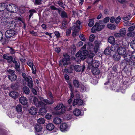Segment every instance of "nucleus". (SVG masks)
<instances>
[{"label":"nucleus","instance_id":"b1692460","mask_svg":"<svg viewBox=\"0 0 135 135\" xmlns=\"http://www.w3.org/2000/svg\"><path fill=\"white\" fill-rule=\"evenodd\" d=\"M53 122L56 124H59L61 122V119L59 118H55L53 120Z\"/></svg>","mask_w":135,"mask_h":135},{"label":"nucleus","instance_id":"393cba45","mask_svg":"<svg viewBox=\"0 0 135 135\" xmlns=\"http://www.w3.org/2000/svg\"><path fill=\"white\" fill-rule=\"evenodd\" d=\"M108 41L110 44H113L114 43L115 40L113 36H110L108 39Z\"/></svg>","mask_w":135,"mask_h":135},{"label":"nucleus","instance_id":"13d9d810","mask_svg":"<svg viewBox=\"0 0 135 135\" xmlns=\"http://www.w3.org/2000/svg\"><path fill=\"white\" fill-rule=\"evenodd\" d=\"M94 38V35L93 34H92L90 36L89 40L90 42L93 41Z\"/></svg>","mask_w":135,"mask_h":135},{"label":"nucleus","instance_id":"412c9836","mask_svg":"<svg viewBox=\"0 0 135 135\" xmlns=\"http://www.w3.org/2000/svg\"><path fill=\"white\" fill-rule=\"evenodd\" d=\"M9 95L12 97L15 98L18 97V94L17 92L13 91L10 93Z\"/></svg>","mask_w":135,"mask_h":135},{"label":"nucleus","instance_id":"5701e85b","mask_svg":"<svg viewBox=\"0 0 135 135\" xmlns=\"http://www.w3.org/2000/svg\"><path fill=\"white\" fill-rule=\"evenodd\" d=\"M91 69L92 73L94 75H98L100 73V70L97 68H93Z\"/></svg>","mask_w":135,"mask_h":135},{"label":"nucleus","instance_id":"1a4fd4ad","mask_svg":"<svg viewBox=\"0 0 135 135\" xmlns=\"http://www.w3.org/2000/svg\"><path fill=\"white\" fill-rule=\"evenodd\" d=\"M99 65V62L96 60H94L92 64L88 66L89 69H92L93 68H97Z\"/></svg>","mask_w":135,"mask_h":135},{"label":"nucleus","instance_id":"4d7b16f0","mask_svg":"<svg viewBox=\"0 0 135 135\" xmlns=\"http://www.w3.org/2000/svg\"><path fill=\"white\" fill-rule=\"evenodd\" d=\"M79 37L82 41H85V38L83 34H80L79 36Z\"/></svg>","mask_w":135,"mask_h":135},{"label":"nucleus","instance_id":"bf43d9fd","mask_svg":"<svg viewBox=\"0 0 135 135\" xmlns=\"http://www.w3.org/2000/svg\"><path fill=\"white\" fill-rule=\"evenodd\" d=\"M54 33L57 38H59L60 36V34L59 32L55 31L54 32Z\"/></svg>","mask_w":135,"mask_h":135},{"label":"nucleus","instance_id":"2f4dec72","mask_svg":"<svg viewBox=\"0 0 135 135\" xmlns=\"http://www.w3.org/2000/svg\"><path fill=\"white\" fill-rule=\"evenodd\" d=\"M73 84L75 87L76 88H78L80 85V84L79 81L76 80H73Z\"/></svg>","mask_w":135,"mask_h":135},{"label":"nucleus","instance_id":"680f3d73","mask_svg":"<svg viewBox=\"0 0 135 135\" xmlns=\"http://www.w3.org/2000/svg\"><path fill=\"white\" fill-rule=\"evenodd\" d=\"M48 94L51 100L53 99L54 97L52 96V93L50 91H49L48 93Z\"/></svg>","mask_w":135,"mask_h":135},{"label":"nucleus","instance_id":"f03ea898","mask_svg":"<svg viewBox=\"0 0 135 135\" xmlns=\"http://www.w3.org/2000/svg\"><path fill=\"white\" fill-rule=\"evenodd\" d=\"M7 71L9 74L8 75V77L10 80L12 81L16 79L17 76L15 74V71L14 70L9 69Z\"/></svg>","mask_w":135,"mask_h":135},{"label":"nucleus","instance_id":"ea45409f","mask_svg":"<svg viewBox=\"0 0 135 135\" xmlns=\"http://www.w3.org/2000/svg\"><path fill=\"white\" fill-rule=\"evenodd\" d=\"M36 12V11L34 9H32L30 10L29 11V12L30 13V15H29V19H30L31 17L33 15V13Z\"/></svg>","mask_w":135,"mask_h":135},{"label":"nucleus","instance_id":"6e6552de","mask_svg":"<svg viewBox=\"0 0 135 135\" xmlns=\"http://www.w3.org/2000/svg\"><path fill=\"white\" fill-rule=\"evenodd\" d=\"M117 52V53L119 55H124L126 54V50L124 47H120L118 49Z\"/></svg>","mask_w":135,"mask_h":135},{"label":"nucleus","instance_id":"5fc2aeb1","mask_svg":"<svg viewBox=\"0 0 135 135\" xmlns=\"http://www.w3.org/2000/svg\"><path fill=\"white\" fill-rule=\"evenodd\" d=\"M61 108V112L62 113H64L65 112V111L66 110V107L64 105H62V107Z\"/></svg>","mask_w":135,"mask_h":135},{"label":"nucleus","instance_id":"2eb2a0df","mask_svg":"<svg viewBox=\"0 0 135 135\" xmlns=\"http://www.w3.org/2000/svg\"><path fill=\"white\" fill-rule=\"evenodd\" d=\"M119 47L118 45L117 44H114L112 45L110 48L112 53L117 52V50H118Z\"/></svg>","mask_w":135,"mask_h":135},{"label":"nucleus","instance_id":"7ed1b4c3","mask_svg":"<svg viewBox=\"0 0 135 135\" xmlns=\"http://www.w3.org/2000/svg\"><path fill=\"white\" fill-rule=\"evenodd\" d=\"M81 26V25L80 22L79 20H77L72 26V29L73 31H78L79 30Z\"/></svg>","mask_w":135,"mask_h":135},{"label":"nucleus","instance_id":"338daca9","mask_svg":"<svg viewBox=\"0 0 135 135\" xmlns=\"http://www.w3.org/2000/svg\"><path fill=\"white\" fill-rule=\"evenodd\" d=\"M30 34L32 35L33 36H36L37 35V33L36 32H35L34 31H30Z\"/></svg>","mask_w":135,"mask_h":135},{"label":"nucleus","instance_id":"aec40b11","mask_svg":"<svg viewBox=\"0 0 135 135\" xmlns=\"http://www.w3.org/2000/svg\"><path fill=\"white\" fill-rule=\"evenodd\" d=\"M113 55V58L115 60L119 61L120 59V56L117 52L114 53Z\"/></svg>","mask_w":135,"mask_h":135},{"label":"nucleus","instance_id":"0e129e2a","mask_svg":"<svg viewBox=\"0 0 135 135\" xmlns=\"http://www.w3.org/2000/svg\"><path fill=\"white\" fill-rule=\"evenodd\" d=\"M32 71V73L33 74H36V71L35 67L34 68L33 66L31 68Z\"/></svg>","mask_w":135,"mask_h":135},{"label":"nucleus","instance_id":"f704fd0d","mask_svg":"<svg viewBox=\"0 0 135 135\" xmlns=\"http://www.w3.org/2000/svg\"><path fill=\"white\" fill-rule=\"evenodd\" d=\"M126 33V30L124 28H123L120 29L119 31V33L122 36H124Z\"/></svg>","mask_w":135,"mask_h":135},{"label":"nucleus","instance_id":"e433bc0d","mask_svg":"<svg viewBox=\"0 0 135 135\" xmlns=\"http://www.w3.org/2000/svg\"><path fill=\"white\" fill-rule=\"evenodd\" d=\"M107 27L108 28L112 30H114L116 28L115 26L113 24H108L107 25Z\"/></svg>","mask_w":135,"mask_h":135},{"label":"nucleus","instance_id":"58836bf2","mask_svg":"<svg viewBox=\"0 0 135 135\" xmlns=\"http://www.w3.org/2000/svg\"><path fill=\"white\" fill-rule=\"evenodd\" d=\"M63 105L62 104H60L54 107V109L55 110H60L62 107Z\"/></svg>","mask_w":135,"mask_h":135},{"label":"nucleus","instance_id":"de8ad7c7","mask_svg":"<svg viewBox=\"0 0 135 135\" xmlns=\"http://www.w3.org/2000/svg\"><path fill=\"white\" fill-rule=\"evenodd\" d=\"M63 56L64 58L63 59H65L67 61H69L70 60V56L69 55H68L66 53H64L63 54Z\"/></svg>","mask_w":135,"mask_h":135},{"label":"nucleus","instance_id":"a18cd8bd","mask_svg":"<svg viewBox=\"0 0 135 135\" xmlns=\"http://www.w3.org/2000/svg\"><path fill=\"white\" fill-rule=\"evenodd\" d=\"M61 16L62 18L67 17V13L64 11H63L61 13Z\"/></svg>","mask_w":135,"mask_h":135},{"label":"nucleus","instance_id":"39448f33","mask_svg":"<svg viewBox=\"0 0 135 135\" xmlns=\"http://www.w3.org/2000/svg\"><path fill=\"white\" fill-rule=\"evenodd\" d=\"M15 34V31L11 29L7 30L5 33V35L7 38H9L14 36Z\"/></svg>","mask_w":135,"mask_h":135},{"label":"nucleus","instance_id":"f257e3e1","mask_svg":"<svg viewBox=\"0 0 135 135\" xmlns=\"http://www.w3.org/2000/svg\"><path fill=\"white\" fill-rule=\"evenodd\" d=\"M7 9L8 11L14 13H16L18 10L17 6L13 4L8 5L7 7Z\"/></svg>","mask_w":135,"mask_h":135},{"label":"nucleus","instance_id":"8fccbe9b","mask_svg":"<svg viewBox=\"0 0 135 135\" xmlns=\"http://www.w3.org/2000/svg\"><path fill=\"white\" fill-rule=\"evenodd\" d=\"M135 28V26H131L128 28V31L129 32H132L134 30Z\"/></svg>","mask_w":135,"mask_h":135},{"label":"nucleus","instance_id":"dca6fc26","mask_svg":"<svg viewBox=\"0 0 135 135\" xmlns=\"http://www.w3.org/2000/svg\"><path fill=\"white\" fill-rule=\"evenodd\" d=\"M26 81L27 82V85L29 88H33V83L31 77H29L27 80H26Z\"/></svg>","mask_w":135,"mask_h":135},{"label":"nucleus","instance_id":"ddd939ff","mask_svg":"<svg viewBox=\"0 0 135 135\" xmlns=\"http://www.w3.org/2000/svg\"><path fill=\"white\" fill-rule=\"evenodd\" d=\"M85 68V66H84L81 67L79 65H76L74 66L75 70L77 72H80L81 70L83 72Z\"/></svg>","mask_w":135,"mask_h":135},{"label":"nucleus","instance_id":"9d476101","mask_svg":"<svg viewBox=\"0 0 135 135\" xmlns=\"http://www.w3.org/2000/svg\"><path fill=\"white\" fill-rule=\"evenodd\" d=\"M83 103V101L81 99H75L73 102V105L74 106L76 105H81Z\"/></svg>","mask_w":135,"mask_h":135},{"label":"nucleus","instance_id":"a19ab883","mask_svg":"<svg viewBox=\"0 0 135 135\" xmlns=\"http://www.w3.org/2000/svg\"><path fill=\"white\" fill-rule=\"evenodd\" d=\"M97 30V24L95 23V25L93 26L91 29V31L93 33L95 32Z\"/></svg>","mask_w":135,"mask_h":135},{"label":"nucleus","instance_id":"09e8293b","mask_svg":"<svg viewBox=\"0 0 135 135\" xmlns=\"http://www.w3.org/2000/svg\"><path fill=\"white\" fill-rule=\"evenodd\" d=\"M28 65L31 68L33 66V65L32 63V61L31 60H29L28 61L27 63Z\"/></svg>","mask_w":135,"mask_h":135},{"label":"nucleus","instance_id":"052dcab7","mask_svg":"<svg viewBox=\"0 0 135 135\" xmlns=\"http://www.w3.org/2000/svg\"><path fill=\"white\" fill-rule=\"evenodd\" d=\"M121 18L120 17H118L115 20V22L116 23H118L120 21Z\"/></svg>","mask_w":135,"mask_h":135},{"label":"nucleus","instance_id":"a211bd4d","mask_svg":"<svg viewBox=\"0 0 135 135\" xmlns=\"http://www.w3.org/2000/svg\"><path fill=\"white\" fill-rule=\"evenodd\" d=\"M29 111L31 114L34 115L37 113V109L34 107H32L29 110Z\"/></svg>","mask_w":135,"mask_h":135},{"label":"nucleus","instance_id":"9b49d317","mask_svg":"<svg viewBox=\"0 0 135 135\" xmlns=\"http://www.w3.org/2000/svg\"><path fill=\"white\" fill-rule=\"evenodd\" d=\"M124 60H123V62H122L121 63L123 64V63H125V64L126 63L125 61H129L132 58V56L128 54H125L124 55Z\"/></svg>","mask_w":135,"mask_h":135},{"label":"nucleus","instance_id":"e2e57ef3","mask_svg":"<svg viewBox=\"0 0 135 135\" xmlns=\"http://www.w3.org/2000/svg\"><path fill=\"white\" fill-rule=\"evenodd\" d=\"M68 61H67V60H66L65 59H63L62 60V63L64 65H67Z\"/></svg>","mask_w":135,"mask_h":135},{"label":"nucleus","instance_id":"864d4df0","mask_svg":"<svg viewBox=\"0 0 135 135\" xmlns=\"http://www.w3.org/2000/svg\"><path fill=\"white\" fill-rule=\"evenodd\" d=\"M22 76L25 81L27 80V79L31 77L30 76H27L24 73H22Z\"/></svg>","mask_w":135,"mask_h":135},{"label":"nucleus","instance_id":"6e6d98bb","mask_svg":"<svg viewBox=\"0 0 135 135\" xmlns=\"http://www.w3.org/2000/svg\"><path fill=\"white\" fill-rule=\"evenodd\" d=\"M42 1L41 0H36L35 3L36 5H40L42 3Z\"/></svg>","mask_w":135,"mask_h":135},{"label":"nucleus","instance_id":"72a5a7b5","mask_svg":"<svg viewBox=\"0 0 135 135\" xmlns=\"http://www.w3.org/2000/svg\"><path fill=\"white\" fill-rule=\"evenodd\" d=\"M23 91L26 94H28L30 93V90L27 86H25L23 88Z\"/></svg>","mask_w":135,"mask_h":135},{"label":"nucleus","instance_id":"c9c22d12","mask_svg":"<svg viewBox=\"0 0 135 135\" xmlns=\"http://www.w3.org/2000/svg\"><path fill=\"white\" fill-rule=\"evenodd\" d=\"M37 123L40 124H44L45 122V120L44 118H40L37 120Z\"/></svg>","mask_w":135,"mask_h":135},{"label":"nucleus","instance_id":"f3484780","mask_svg":"<svg viewBox=\"0 0 135 135\" xmlns=\"http://www.w3.org/2000/svg\"><path fill=\"white\" fill-rule=\"evenodd\" d=\"M68 127L67 124L63 123L60 126V129L62 132H65L67 130Z\"/></svg>","mask_w":135,"mask_h":135},{"label":"nucleus","instance_id":"37998d69","mask_svg":"<svg viewBox=\"0 0 135 135\" xmlns=\"http://www.w3.org/2000/svg\"><path fill=\"white\" fill-rule=\"evenodd\" d=\"M15 69L18 71H20V64L19 63L16 62L15 64Z\"/></svg>","mask_w":135,"mask_h":135},{"label":"nucleus","instance_id":"c85d7f7f","mask_svg":"<svg viewBox=\"0 0 135 135\" xmlns=\"http://www.w3.org/2000/svg\"><path fill=\"white\" fill-rule=\"evenodd\" d=\"M6 4L5 3H0V11H1L4 10L6 9Z\"/></svg>","mask_w":135,"mask_h":135},{"label":"nucleus","instance_id":"cd10ccee","mask_svg":"<svg viewBox=\"0 0 135 135\" xmlns=\"http://www.w3.org/2000/svg\"><path fill=\"white\" fill-rule=\"evenodd\" d=\"M35 128L37 132H39L41 131L42 127L41 125H36L35 126Z\"/></svg>","mask_w":135,"mask_h":135},{"label":"nucleus","instance_id":"a878e982","mask_svg":"<svg viewBox=\"0 0 135 135\" xmlns=\"http://www.w3.org/2000/svg\"><path fill=\"white\" fill-rule=\"evenodd\" d=\"M73 112L74 114L77 116L79 115L81 113V111L79 109L77 108L74 110Z\"/></svg>","mask_w":135,"mask_h":135},{"label":"nucleus","instance_id":"7c9ffc66","mask_svg":"<svg viewBox=\"0 0 135 135\" xmlns=\"http://www.w3.org/2000/svg\"><path fill=\"white\" fill-rule=\"evenodd\" d=\"M73 67L72 66H70L68 69H64V71L66 73H72L73 72Z\"/></svg>","mask_w":135,"mask_h":135},{"label":"nucleus","instance_id":"bb28decb","mask_svg":"<svg viewBox=\"0 0 135 135\" xmlns=\"http://www.w3.org/2000/svg\"><path fill=\"white\" fill-rule=\"evenodd\" d=\"M46 112V109L45 108H40L39 110V113L40 114L42 115L45 114Z\"/></svg>","mask_w":135,"mask_h":135},{"label":"nucleus","instance_id":"c756f323","mask_svg":"<svg viewBox=\"0 0 135 135\" xmlns=\"http://www.w3.org/2000/svg\"><path fill=\"white\" fill-rule=\"evenodd\" d=\"M22 107L20 104L18 105L16 107V109L17 112H21L22 110Z\"/></svg>","mask_w":135,"mask_h":135},{"label":"nucleus","instance_id":"423d86ee","mask_svg":"<svg viewBox=\"0 0 135 135\" xmlns=\"http://www.w3.org/2000/svg\"><path fill=\"white\" fill-rule=\"evenodd\" d=\"M42 99H43V98H41L40 99L41 101H42L43 102H42L43 103L44 105H41V107H44L45 106V105L46 104H52L54 102V99L51 100L49 101L46 99H44L43 100H42Z\"/></svg>","mask_w":135,"mask_h":135},{"label":"nucleus","instance_id":"603ef678","mask_svg":"<svg viewBox=\"0 0 135 135\" xmlns=\"http://www.w3.org/2000/svg\"><path fill=\"white\" fill-rule=\"evenodd\" d=\"M17 86V84L16 83L15 84H12L11 85V88L12 89H16Z\"/></svg>","mask_w":135,"mask_h":135},{"label":"nucleus","instance_id":"69168bd1","mask_svg":"<svg viewBox=\"0 0 135 135\" xmlns=\"http://www.w3.org/2000/svg\"><path fill=\"white\" fill-rule=\"evenodd\" d=\"M130 18V16L129 15H128L126 17H124L123 18V19L125 21H127L128 20H129Z\"/></svg>","mask_w":135,"mask_h":135},{"label":"nucleus","instance_id":"6ab92c4d","mask_svg":"<svg viewBox=\"0 0 135 135\" xmlns=\"http://www.w3.org/2000/svg\"><path fill=\"white\" fill-rule=\"evenodd\" d=\"M104 54L107 55H112L113 53L112 52V50L110 47H108L104 51Z\"/></svg>","mask_w":135,"mask_h":135},{"label":"nucleus","instance_id":"79ce46f5","mask_svg":"<svg viewBox=\"0 0 135 135\" xmlns=\"http://www.w3.org/2000/svg\"><path fill=\"white\" fill-rule=\"evenodd\" d=\"M135 35V33L134 32H130L127 34V35L128 37H133Z\"/></svg>","mask_w":135,"mask_h":135},{"label":"nucleus","instance_id":"4be33fe9","mask_svg":"<svg viewBox=\"0 0 135 135\" xmlns=\"http://www.w3.org/2000/svg\"><path fill=\"white\" fill-rule=\"evenodd\" d=\"M54 125L52 123H50L47 124L46 126V129L50 131H51L54 128Z\"/></svg>","mask_w":135,"mask_h":135},{"label":"nucleus","instance_id":"774afa93","mask_svg":"<svg viewBox=\"0 0 135 135\" xmlns=\"http://www.w3.org/2000/svg\"><path fill=\"white\" fill-rule=\"evenodd\" d=\"M32 89V93L35 95H37V92L36 90L32 88H31Z\"/></svg>","mask_w":135,"mask_h":135},{"label":"nucleus","instance_id":"20e7f679","mask_svg":"<svg viewBox=\"0 0 135 135\" xmlns=\"http://www.w3.org/2000/svg\"><path fill=\"white\" fill-rule=\"evenodd\" d=\"M94 56L95 54L93 53H90L88 54L86 61L88 64L89 66L91 65L93 63L94 60L93 57Z\"/></svg>","mask_w":135,"mask_h":135},{"label":"nucleus","instance_id":"4468645a","mask_svg":"<svg viewBox=\"0 0 135 135\" xmlns=\"http://www.w3.org/2000/svg\"><path fill=\"white\" fill-rule=\"evenodd\" d=\"M20 103L22 105H25L27 103V99L24 96L21 97L19 99Z\"/></svg>","mask_w":135,"mask_h":135},{"label":"nucleus","instance_id":"49530a36","mask_svg":"<svg viewBox=\"0 0 135 135\" xmlns=\"http://www.w3.org/2000/svg\"><path fill=\"white\" fill-rule=\"evenodd\" d=\"M94 21L93 19H90L88 25L90 27H92L94 25Z\"/></svg>","mask_w":135,"mask_h":135},{"label":"nucleus","instance_id":"473e14b6","mask_svg":"<svg viewBox=\"0 0 135 135\" xmlns=\"http://www.w3.org/2000/svg\"><path fill=\"white\" fill-rule=\"evenodd\" d=\"M100 21H99V22H96V24H97V31H100L103 28V25H99V24L101 23H100Z\"/></svg>","mask_w":135,"mask_h":135},{"label":"nucleus","instance_id":"f8f14e48","mask_svg":"<svg viewBox=\"0 0 135 135\" xmlns=\"http://www.w3.org/2000/svg\"><path fill=\"white\" fill-rule=\"evenodd\" d=\"M75 56L76 57H80V58L82 60H83L85 59L86 57V56L84 54L81 53V51H79L76 54Z\"/></svg>","mask_w":135,"mask_h":135},{"label":"nucleus","instance_id":"c03bdc74","mask_svg":"<svg viewBox=\"0 0 135 135\" xmlns=\"http://www.w3.org/2000/svg\"><path fill=\"white\" fill-rule=\"evenodd\" d=\"M130 46L131 48L135 50V40H132L130 43Z\"/></svg>","mask_w":135,"mask_h":135},{"label":"nucleus","instance_id":"4c0bfd02","mask_svg":"<svg viewBox=\"0 0 135 135\" xmlns=\"http://www.w3.org/2000/svg\"><path fill=\"white\" fill-rule=\"evenodd\" d=\"M16 24L14 21H11L9 22V26L12 28L15 27Z\"/></svg>","mask_w":135,"mask_h":135},{"label":"nucleus","instance_id":"3c124183","mask_svg":"<svg viewBox=\"0 0 135 135\" xmlns=\"http://www.w3.org/2000/svg\"><path fill=\"white\" fill-rule=\"evenodd\" d=\"M109 18L108 17H106L104 19L103 21H101V23L103 22L105 23H107L109 21Z\"/></svg>","mask_w":135,"mask_h":135},{"label":"nucleus","instance_id":"0eeeda50","mask_svg":"<svg viewBox=\"0 0 135 135\" xmlns=\"http://www.w3.org/2000/svg\"><path fill=\"white\" fill-rule=\"evenodd\" d=\"M33 103L37 107H41V105H44L42 102L38 101V99L34 97L33 99Z\"/></svg>","mask_w":135,"mask_h":135}]
</instances>
